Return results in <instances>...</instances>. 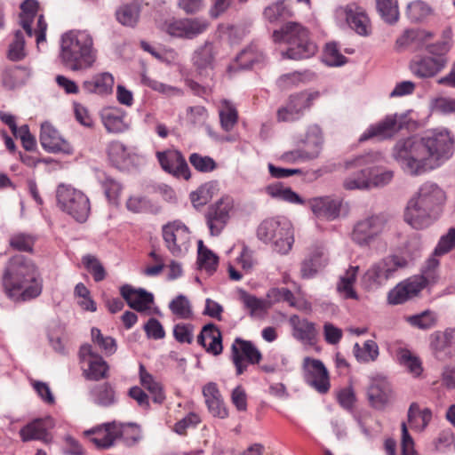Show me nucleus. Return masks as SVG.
Returning <instances> with one entry per match:
<instances>
[{
  "mask_svg": "<svg viewBox=\"0 0 455 455\" xmlns=\"http://www.w3.org/2000/svg\"><path fill=\"white\" fill-rule=\"evenodd\" d=\"M2 285L5 294L13 300H28L42 292V280L36 265L23 255H15L6 263Z\"/></svg>",
  "mask_w": 455,
  "mask_h": 455,
  "instance_id": "1",
  "label": "nucleus"
},
{
  "mask_svg": "<svg viewBox=\"0 0 455 455\" xmlns=\"http://www.w3.org/2000/svg\"><path fill=\"white\" fill-rule=\"evenodd\" d=\"M446 196L435 183L426 182L408 201L404 211V221L414 229H424L440 216Z\"/></svg>",
  "mask_w": 455,
  "mask_h": 455,
  "instance_id": "2",
  "label": "nucleus"
},
{
  "mask_svg": "<svg viewBox=\"0 0 455 455\" xmlns=\"http://www.w3.org/2000/svg\"><path fill=\"white\" fill-rule=\"evenodd\" d=\"M59 59L71 71L91 68L97 60L92 36L87 30H69L60 37Z\"/></svg>",
  "mask_w": 455,
  "mask_h": 455,
  "instance_id": "3",
  "label": "nucleus"
},
{
  "mask_svg": "<svg viewBox=\"0 0 455 455\" xmlns=\"http://www.w3.org/2000/svg\"><path fill=\"white\" fill-rule=\"evenodd\" d=\"M273 39L275 43L288 44V49L282 52L283 58L308 59L317 51L316 44L309 38L308 30L297 22H287L279 30H275Z\"/></svg>",
  "mask_w": 455,
  "mask_h": 455,
  "instance_id": "4",
  "label": "nucleus"
},
{
  "mask_svg": "<svg viewBox=\"0 0 455 455\" xmlns=\"http://www.w3.org/2000/svg\"><path fill=\"white\" fill-rule=\"evenodd\" d=\"M392 156L411 175H419L435 168L427 160L421 137L411 136L397 140L393 147Z\"/></svg>",
  "mask_w": 455,
  "mask_h": 455,
  "instance_id": "5",
  "label": "nucleus"
},
{
  "mask_svg": "<svg viewBox=\"0 0 455 455\" xmlns=\"http://www.w3.org/2000/svg\"><path fill=\"white\" fill-rule=\"evenodd\" d=\"M256 235L259 240L271 243L273 250L282 255L287 254L294 243L292 225L284 217L262 220L257 228Z\"/></svg>",
  "mask_w": 455,
  "mask_h": 455,
  "instance_id": "6",
  "label": "nucleus"
},
{
  "mask_svg": "<svg viewBox=\"0 0 455 455\" xmlns=\"http://www.w3.org/2000/svg\"><path fill=\"white\" fill-rule=\"evenodd\" d=\"M427 162L439 166L453 155L454 139L446 129L427 131L421 137Z\"/></svg>",
  "mask_w": 455,
  "mask_h": 455,
  "instance_id": "7",
  "label": "nucleus"
},
{
  "mask_svg": "<svg viewBox=\"0 0 455 455\" xmlns=\"http://www.w3.org/2000/svg\"><path fill=\"white\" fill-rule=\"evenodd\" d=\"M58 206L80 223L87 220L91 205L89 198L81 191L69 185L60 184L57 188Z\"/></svg>",
  "mask_w": 455,
  "mask_h": 455,
  "instance_id": "8",
  "label": "nucleus"
},
{
  "mask_svg": "<svg viewBox=\"0 0 455 455\" xmlns=\"http://www.w3.org/2000/svg\"><path fill=\"white\" fill-rule=\"evenodd\" d=\"M407 260L397 255H389L372 264L362 278L367 289H375L385 285L395 277V273L407 266Z\"/></svg>",
  "mask_w": 455,
  "mask_h": 455,
  "instance_id": "9",
  "label": "nucleus"
},
{
  "mask_svg": "<svg viewBox=\"0 0 455 455\" xmlns=\"http://www.w3.org/2000/svg\"><path fill=\"white\" fill-rule=\"evenodd\" d=\"M162 236L167 250L174 257L184 256L190 247V231L180 220L164 224L162 227Z\"/></svg>",
  "mask_w": 455,
  "mask_h": 455,
  "instance_id": "10",
  "label": "nucleus"
},
{
  "mask_svg": "<svg viewBox=\"0 0 455 455\" xmlns=\"http://www.w3.org/2000/svg\"><path fill=\"white\" fill-rule=\"evenodd\" d=\"M378 156V154H367L347 161V169L355 168L357 170L344 179L343 188L346 190L370 189V164H373Z\"/></svg>",
  "mask_w": 455,
  "mask_h": 455,
  "instance_id": "11",
  "label": "nucleus"
},
{
  "mask_svg": "<svg viewBox=\"0 0 455 455\" xmlns=\"http://www.w3.org/2000/svg\"><path fill=\"white\" fill-rule=\"evenodd\" d=\"M387 220L383 215H371L356 221L350 237L358 246L369 247L383 233Z\"/></svg>",
  "mask_w": 455,
  "mask_h": 455,
  "instance_id": "12",
  "label": "nucleus"
},
{
  "mask_svg": "<svg viewBox=\"0 0 455 455\" xmlns=\"http://www.w3.org/2000/svg\"><path fill=\"white\" fill-rule=\"evenodd\" d=\"M406 115H389L379 122L370 125L360 136L359 141L363 142L371 139L384 140L391 139L405 125Z\"/></svg>",
  "mask_w": 455,
  "mask_h": 455,
  "instance_id": "13",
  "label": "nucleus"
},
{
  "mask_svg": "<svg viewBox=\"0 0 455 455\" xmlns=\"http://www.w3.org/2000/svg\"><path fill=\"white\" fill-rule=\"evenodd\" d=\"M429 277H432V272L427 270L425 271L423 275H413L401 282L388 292V303L391 305L403 304L418 295L428 283Z\"/></svg>",
  "mask_w": 455,
  "mask_h": 455,
  "instance_id": "14",
  "label": "nucleus"
},
{
  "mask_svg": "<svg viewBox=\"0 0 455 455\" xmlns=\"http://www.w3.org/2000/svg\"><path fill=\"white\" fill-rule=\"evenodd\" d=\"M322 146L321 132L315 127L307 133L304 148L287 151L282 155L281 160L287 164L314 160L319 156Z\"/></svg>",
  "mask_w": 455,
  "mask_h": 455,
  "instance_id": "15",
  "label": "nucleus"
},
{
  "mask_svg": "<svg viewBox=\"0 0 455 455\" xmlns=\"http://www.w3.org/2000/svg\"><path fill=\"white\" fill-rule=\"evenodd\" d=\"M231 357L236 374L241 375L249 364L259 363L262 355L252 342L236 338L231 347Z\"/></svg>",
  "mask_w": 455,
  "mask_h": 455,
  "instance_id": "16",
  "label": "nucleus"
},
{
  "mask_svg": "<svg viewBox=\"0 0 455 455\" xmlns=\"http://www.w3.org/2000/svg\"><path fill=\"white\" fill-rule=\"evenodd\" d=\"M234 207L233 199L226 196L210 205L205 213L206 224L212 235H219L230 218L229 212Z\"/></svg>",
  "mask_w": 455,
  "mask_h": 455,
  "instance_id": "17",
  "label": "nucleus"
},
{
  "mask_svg": "<svg viewBox=\"0 0 455 455\" xmlns=\"http://www.w3.org/2000/svg\"><path fill=\"white\" fill-rule=\"evenodd\" d=\"M305 381L320 394H325L331 387L329 372L319 359L306 357L303 363Z\"/></svg>",
  "mask_w": 455,
  "mask_h": 455,
  "instance_id": "18",
  "label": "nucleus"
},
{
  "mask_svg": "<svg viewBox=\"0 0 455 455\" xmlns=\"http://www.w3.org/2000/svg\"><path fill=\"white\" fill-rule=\"evenodd\" d=\"M166 32L177 37L192 39L204 33L209 27V22L201 18L173 20L165 24Z\"/></svg>",
  "mask_w": 455,
  "mask_h": 455,
  "instance_id": "19",
  "label": "nucleus"
},
{
  "mask_svg": "<svg viewBox=\"0 0 455 455\" xmlns=\"http://www.w3.org/2000/svg\"><path fill=\"white\" fill-rule=\"evenodd\" d=\"M79 357L82 362L88 363V369L84 371L87 379L97 381L107 377L108 365L101 355L93 351L92 345H82Z\"/></svg>",
  "mask_w": 455,
  "mask_h": 455,
  "instance_id": "20",
  "label": "nucleus"
},
{
  "mask_svg": "<svg viewBox=\"0 0 455 455\" xmlns=\"http://www.w3.org/2000/svg\"><path fill=\"white\" fill-rule=\"evenodd\" d=\"M328 263L324 248L321 245H314L308 249V252L300 263L299 274L302 279H311L316 276Z\"/></svg>",
  "mask_w": 455,
  "mask_h": 455,
  "instance_id": "21",
  "label": "nucleus"
},
{
  "mask_svg": "<svg viewBox=\"0 0 455 455\" xmlns=\"http://www.w3.org/2000/svg\"><path fill=\"white\" fill-rule=\"evenodd\" d=\"M156 156L161 167L165 172L177 177H183L185 180L190 178L189 167L180 151L167 150L164 152H157Z\"/></svg>",
  "mask_w": 455,
  "mask_h": 455,
  "instance_id": "22",
  "label": "nucleus"
},
{
  "mask_svg": "<svg viewBox=\"0 0 455 455\" xmlns=\"http://www.w3.org/2000/svg\"><path fill=\"white\" fill-rule=\"evenodd\" d=\"M120 294L127 305L138 311L145 312L154 303V295L143 288H134L130 284L120 287Z\"/></svg>",
  "mask_w": 455,
  "mask_h": 455,
  "instance_id": "23",
  "label": "nucleus"
},
{
  "mask_svg": "<svg viewBox=\"0 0 455 455\" xmlns=\"http://www.w3.org/2000/svg\"><path fill=\"white\" fill-rule=\"evenodd\" d=\"M312 94L300 92L290 97L286 107L277 111V119L281 122H292L299 118L302 111L310 106Z\"/></svg>",
  "mask_w": 455,
  "mask_h": 455,
  "instance_id": "24",
  "label": "nucleus"
},
{
  "mask_svg": "<svg viewBox=\"0 0 455 455\" xmlns=\"http://www.w3.org/2000/svg\"><path fill=\"white\" fill-rule=\"evenodd\" d=\"M342 200L331 196H318L309 200V206L317 218L334 220L340 215Z\"/></svg>",
  "mask_w": 455,
  "mask_h": 455,
  "instance_id": "25",
  "label": "nucleus"
},
{
  "mask_svg": "<svg viewBox=\"0 0 455 455\" xmlns=\"http://www.w3.org/2000/svg\"><path fill=\"white\" fill-rule=\"evenodd\" d=\"M40 143L44 150L50 153H70L71 147L49 123L41 125Z\"/></svg>",
  "mask_w": 455,
  "mask_h": 455,
  "instance_id": "26",
  "label": "nucleus"
},
{
  "mask_svg": "<svg viewBox=\"0 0 455 455\" xmlns=\"http://www.w3.org/2000/svg\"><path fill=\"white\" fill-rule=\"evenodd\" d=\"M54 426L52 417L38 418L28 423L20 430V435L23 442L40 440L44 443L50 441L48 430Z\"/></svg>",
  "mask_w": 455,
  "mask_h": 455,
  "instance_id": "27",
  "label": "nucleus"
},
{
  "mask_svg": "<svg viewBox=\"0 0 455 455\" xmlns=\"http://www.w3.org/2000/svg\"><path fill=\"white\" fill-rule=\"evenodd\" d=\"M446 66L444 60H435L433 56L423 55L412 60L410 64L411 73L419 78H432L443 71Z\"/></svg>",
  "mask_w": 455,
  "mask_h": 455,
  "instance_id": "28",
  "label": "nucleus"
},
{
  "mask_svg": "<svg viewBox=\"0 0 455 455\" xmlns=\"http://www.w3.org/2000/svg\"><path fill=\"white\" fill-rule=\"evenodd\" d=\"M84 435L92 436L90 441L99 448H109L114 445L115 441L118 439L117 423H107L103 426L85 430Z\"/></svg>",
  "mask_w": 455,
  "mask_h": 455,
  "instance_id": "29",
  "label": "nucleus"
},
{
  "mask_svg": "<svg viewBox=\"0 0 455 455\" xmlns=\"http://www.w3.org/2000/svg\"><path fill=\"white\" fill-rule=\"evenodd\" d=\"M203 395L204 396L208 411L212 416L220 419H225L228 416V409L224 404L216 383H207L203 387Z\"/></svg>",
  "mask_w": 455,
  "mask_h": 455,
  "instance_id": "30",
  "label": "nucleus"
},
{
  "mask_svg": "<svg viewBox=\"0 0 455 455\" xmlns=\"http://www.w3.org/2000/svg\"><path fill=\"white\" fill-rule=\"evenodd\" d=\"M391 387L385 379H374L367 389V397L372 407L383 409L389 402Z\"/></svg>",
  "mask_w": 455,
  "mask_h": 455,
  "instance_id": "31",
  "label": "nucleus"
},
{
  "mask_svg": "<svg viewBox=\"0 0 455 455\" xmlns=\"http://www.w3.org/2000/svg\"><path fill=\"white\" fill-rule=\"evenodd\" d=\"M101 120L108 132L120 133L129 128L126 115L121 108H106L101 112Z\"/></svg>",
  "mask_w": 455,
  "mask_h": 455,
  "instance_id": "32",
  "label": "nucleus"
},
{
  "mask_svg": "<svg viewBox=\"0 0 455 455\" xmlns=\"http://www.w3.org/2000/svg\"><path fill=\"white\" fill-rule=\"evenodd\" d=\"M215 51L213 44L205 42L203 45L198 47L193 55V64L197 71L202 75L205 72L212 71L214 66Z\"/></svg>",
  "mask_w": 455,
  "mask_h": 455,
  "instance_id": "33",
  "label": "nucleus"
},
{
  "mask_svg": "<svg viewBox=\"0 0 455 455\" xmlns=\"http://www.w3.org/2000/svg\"><path fill=\"white\" fill-rule=\"evenodd\" d=\"M89 394L91 400L100 407L112 406L117 401L116 390L108 382H103L92 386Z\"/></svg>",
  "mask_w": 455,
  "mask_h": 455,
  "instance_id": "34",
  "label": "nucleus"
},
{
  "mask_svg": "<svg viewBox=\"0 0 455 455\" xmlns=\"http://www.w3.org/2000/svg\"><path fill=\"white\" fill-rule=\"evenodd\" d=\"M346 20L349 27L360 36L369 34L370 20L364 11L354 4L346 9Z\"/></svg>",
  "mask_w": 455,
  "mask_h": 455,
  "instance_id": "35",
  "label": "nucleus"
},
{
  "mask_svg": "<svg viewBox=\"0 0 455 455\" xmlns=\"http://www.w3.org/2000/svg\"><path fill=\"white\" fill-rule=\"evenodd\" d=\"M291 323L293 327V336L295 339L306 344H314L317 335L314 323L307 319H299L298 316H292Z\"/></svg>",
  "mask_w": 455,
  "mask_h": 455,
  "instance_id": "36",
  "label": "nucleus"
},
{
  "mask_svg": "<svg viewBox=\"0 0 455 455\" xmlns=\"http://www.w3.org/2000/svg\"><path fill=\"white\" fill-rule=\"evenodd\" d=\"M114 77L110 73L98 74L83 83V89L89 93L105 94L112 91Z\"/></svg>",
  "mask_w": 455,
  "mask_h": 455,
  "instance_id": "37",
  "label": "nucleus"
},
{
  "mask_svg": "<svg viewBox=\"0 0 455 455\" xmlns=\"http://www.w3.org/2000/svg\"><path fill=\"white\" fill-rule=\"evenodd\" d=\"M434 34L424 29L406 30L403 35L396 41L400 46H414L415 49H420L425 42L431 39Z\"/></svg>",
  "mask_w": 455,
  "mask_h": 455,
  "instance_id": "38",
  "label": "nucleus"
},
{
  "mask_svg": "<svg viewBox=\"0 0 455 455\" xmlns=\"http://www.w3.org/2000/svg\"><path fill=\"white\" fill-rule=\"evenodd\" d=\"M117 435L128 447L136 445L143 438L140 427L135 423H117Z\"/></svg>",
  "mask_w": 455,
  "mask_h": 455,
  "instance_id": "39",
  "label": "nucleus"
},
{
  "mask_svg": "<svg viewBox=\"0 0 455 455\" xmlns=\"http://www.w3.org/2000/svg\"><path fill=\"white\" fill-rule=\"evenodd\" d=\"M140 14V7L137 3L126 4L116 12V18L124 26L133 28L137 25Z\"/></svg>",
  "mask_w": 455,
  "mask_h": 455,
  "instance_id": "40",
  "label": "nucleus"
},
{
  "mask_svg": "<svg viewBox=\"0 0 455 455\" xmlns=\"http://www.w3.org/2000/svg\"><path fill=\"white\" fill-rule=\"evenodd\" d=\"M358 269V267H350L339 278L337 290L343 294L345 299H357L358 298L356 291L354 290Z\"/></svg>",
  "mask_w": 455,
  "mask_h": 455,
  "instance_id": "41",
  "label": "nucleus"
},
{
  "mask_svg": "<svg viewBox=\"0 0 455 455\" xmlns=\"http://www.w3.org/2000/svg\"><path fill=\"white\" fill-rule=\"evenodd\" d=\"M264 55L256 44H251L243 49L236 57L237 66L243 69L251 68L263 61Z\"/></svg>",
  "mask_w": 455,
  "mask_h": 455,
  "instance_id": "42",
  "label": "nucleus"
},
{
  "mask_svg": "<svg viewBox=\"0 0 455 455\" xmlns=\"http://www.w3.org/2000/svg\"><path fill=\"white\" fill-rule=\"evenodd\" d=\"M140 377L141 385L152 395L153 401L156 403H162L165 399L163 388L158 382L155 381L153 376L147 372L142 364L140 365Z\"/></svg>",
  "mask_w": 455,
  "mask_h": 455,
  "instance_id": "43",
  "label": "nucleus"
},
{
  "mask_svg": "<svg viewBox=\"0 0 455 455\" xmlns=\"http://www.w3.org/2000/svg\"><path fill=\"white\" fill-rule=\"evenodd\" d=\"M38 2L36 0H25L20 4L22 14L20 16V25L28 36H33L32 21L38 11Z\"/></svg>",
  "mask_w": 455,
  "mask_h": 455,
  "instance_id": "44",
  "label": "nucleus"
},
{
  "mask_svg": "<svg viewBox=\"0 0 455 455\" xmlns=\"http://www.w3.org/2000/svg\"><path fill=\"white\" fill-rule=\"evenodd\" d=\"M353 353L358 362H373L379 356V347L374 340L369 339L363 343V347L355 343L354 345Z\"/></svg>",
  "mask_w": 455,
  "mask_h": 455,
  "instance_id": "45",
  "label": "nucleus"
},
{
  "mask_svg": "<svg viewBox=\"0 0 455 455\" xmlns=\"http://www.w3.org/2000/svg\"><path fill=\"white\" fill-rule=\"evenodd\" d=\"M219 258L211 250L204 245L202 240L198 241V257L197 263L201 268L208 273H213L218 266Z\"/></svg>",
  "mask_w": 455,
  "mask_h": 455,
  "instance_id": "46",
  "label": "nucleus"
},
{
  "mask_svg": "<svg viewBox=\"0 0 455 455\" xmlns=\"http://www.w3.org/2000/svg\"><path fill=\"white\" fill-rule=\"evenodd\" d=\"M377 10L382 19L394 24L399 19V9L397 0H376Z\"/></svg>",
  "mask_w": 455,
  "mask_h": 455,
  "instance_id": "47",
  "label": "nucleus"
},
{
  "mask_svg": "<svg viewBox=\"0 0 455 455\" xmlns=\"http://www.w3.org/2000/svg\"><path fill=\"white\" fill-rule=\"evenodd\" d=\"M169 308L180 319H190L193 316L190 301L183 294L176 296L169 303Z\"/></svg>",
  "mask_w": 455,
  "mask_h": 455,
  "instance_id": "48",
  "label": "nucleus"
},
{
  "mask_svg": "<svg viewBox=\"0 0 455 455\" xmlns=\"http://www.w3.org/2000/svg\"><path fill=\"white\" fill-rule=\"evenodd\" d=\"M92 341L107 355H110L116 351V339L110 336H103L100 330L93 327L91 331Z\"/></svg>",
  "mask_w": 455,
  "mask_h": 455,
  "instance_id": "49",
  "label": "nucleus"
},
{
  "mask_svg": "<svg viewBox=\"0 0 455 455\" xmlns=\"http://www.w3.org/2000/svg\"><path fill=\"white\" fill-rule=\"evenodd\" d=\"M36 243V237L25 233L14 234L11 236L10 246L19 251L31 252Z\"/></svg>",
  "mask_w": 455,
  "mask_h": 455,
  "instance_id": "50",
  "label": "nucleus"
},
{
  "mask_svg": "<svg viewBox=\"0 0 455 455\" xmlns=\"http://www.w3.org/2000/svg\"><path fill=\"white\" fill-rule=\"evenodd\" d=\"M437 317L435 312L425 310L420 314L411 315L408 318V322L421 330H428L436 324Z\"/></svg>",
  "mask_w": 455,
  "mask_h": 455,
  "instance_id": "51",
  "label": "nucleus"
},
{
  "mask_svg": "<svg viewBox=\"0 0 455 455\" xmlns=\"http://www.w3.org/2000/svg\"><path fill=\"white\" fill-rule=\"evenodd\" d=\"M82 262L85 268L92 275L95 282H101L106 278L107 273L100 260L91 254L84 255Z\"/></svg>",
  "mask_w": 455,
  "mask_h": 455,
  "instance_id": "52",
  "label": "nucleus"
},
{
  "mask_svg": "<svg viewBox=\"0 0 455 455\" xmlns=\"http://www.w3.org/2000/svg\"><path fill=\"white\" fill-rule=\"evenodd\" d=\"M239 299L245 308L250 310V315L254 316L265 310V301L245 291L239 290Z\"/></svg>",
  "mask_w": 455,
  "mask_h": 455,
  "instance_id": "53",
  "label": "nucleus"
},
{
  "mask_svg": "<svg viewBox=\"0 0 455 455\" xmlns=\"http://www.w3.org/2000/svg\"><path fill=\"white\" fill-rule=\"evenodd\" d=\"M323 60L327 66L339 67L347 62V58L339 52L335 43H328L324 48Z\"/></svg>",
  "mask_w": 455,
  "mask_h": 455,
  "instance_id": "54",
  "label": "nucleus"
},
{
  "mask_svg": "<svg viewBox=\"0 0 455 455\" xmlns=\"http://www.w3.org/2000/svg\"><path fill=\"white\" fill-rule=\"evenodd\" d=\"M398 361L401 365L404 366L411 374L419 376L422 372V366L419 359L407 350L402 349L398 354Z\"/></svg>",
  "mask_w": 455,
  "mask_h": 455,
  "instance_id": "55",
  "label": "nucleus"
},
{
  "mask_svg": "<svg viewBox=\"0 0 455 455\" xmlns=\"http://www.w3.org/2000/svg\"><path fill=\"white\" fill-rule=\"evenodd\" d=\"M451 48V42L443 40L435 44H429L426 46L427 55L433 56L435 60H444V65L449 62L448 52Z\"/></svg>",
  "mask_w": 455,
  "mask_h": 455,
  "instance_id": "56",
  "label": "nucleus"
},
{
  "mask_svg": "<svg viewBox=\"0 0 455 455\" xmlns=\"http://www.w3.org/2000/svg\"><path fill=\"white\" fill-rule=\"evenodd\" d=\"M188 159L191 165L200 172H211L217 168L215 160L209 156L192 153Z\"/></svg>",
  "mask_w": 455,
  "mask_h": 455,
  "instance_id": "57",
  "label": "nucleus"
},
{
  "mask_svg": "<svg viewBox=\"0 0 455 455\" xmlns=\"http://www.w3.org/2000/svg\"><path fill=\"white\" fill-rule=\"evenodd\" d=\"M26 56L24 35L20 30L14 34V39L9 45L8 58L12 61L22 60Z\"/></svg>",
  "mask_w": 455,
  "mask_h": 455,
  "instance_id": "58",
  "label": "nucleus"
},
{
  "mask_svg": "<svg viewBox=\"0 0 455 455\" xmlns=\"http://www.w3.org/2000/svg\"><path fill=\"white\" fill-rule=\"evenodd\" d=\"M265 18L270 22L291 16V12L287 8L284 1H277L275 4L267 6L264 11Z\"/></svg>",
  "mask_w": 455,
  "mask_h": 455,
  "instance_id": "59",
  "label": "nucleus"
},
{
  "mask_svg": "<svg viewBox=\"0 0 455 455\" xmlns=\"http://www.w3.org/2000/svg\"><path fill=\"white\" fill-rule=\"evenodd\" d=\"M225 108L220 110V124L226 132L231 131L237 123L238 115L236 109L225 101Z\"/></svg>",
  "mask_w": 455,
  "mask_h": 455,
  "instance_id": "60",
  "label": "nucleus"
},
{
  "mask_svg": "<svg viewBox=\"0 0 455 455\" xmlns=\"http://www.w3.org/2000/svg\"><path fill=\"white\" fill-rule=\"evenodd\" d=\"M394 172L390 170L379 171L370 165V188L383 187L387 185L393 179Z\"/></svg>",
  "mask_w": 455,
  "mask_h": 455,
  "instance_id": "61",
  "label": "nucleus"
},
{
  "mask_svg": "<svg viewBox=\"0 0 455 455\" xmlns=\"http://www.w3.org/2000/svg\"><path fill=\"white\" fill-rule=\"evenodd\" d=\"M406 13L412 22H419L430 13V8L422 1H415L408 4Z\"/></svg>",
  "mask_w": 455,
  "mask_h": 455,
  "instance_id": "62",
  "label": "nucleus"
},
{
  "mask_svg": "<svg viewBox=\"0 0 455 455\" xmlns=\"http://www.w3.org/2000/svg\"><path fill=\"white\" fill-rule=\"evenodd\" d=\"M98 180L100 182L108 200H114L118 196L122 188L117 181L106 175L104 172L98 175Z\"/></svg>",
  "mask_w": 455,
  "mask_h": 455,
  "instance_id": "63",
  "label": "nucleus"
},
{
  "mask_svg": "<svg viewBox=\"0 0 455 455\" xmlns=\"http://www.w3.org/2000/svg\"><path fill=\"white\" fill-rule=\"evenodd\" d=\"M455 246V228L448 230L447 234L441 236L434 254L441 256L449 252Z\"/></svg>",
  "mask_w": 455,
  "mask_h": 455,
  "instance_id": "64",
  "label": "nucleus"
}]
</instances>
